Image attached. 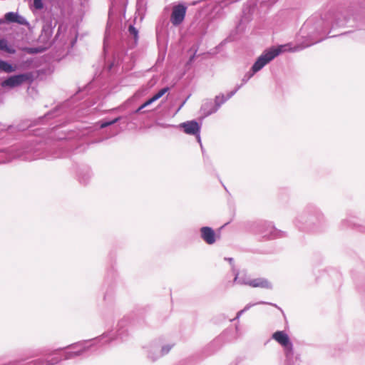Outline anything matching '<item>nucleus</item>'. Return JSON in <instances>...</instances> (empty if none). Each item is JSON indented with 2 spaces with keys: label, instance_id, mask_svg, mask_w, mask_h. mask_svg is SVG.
Segmentation results:
<instances>
[{
  "label": "nucleus",
  "instance_id": "1",
  "mask_svg": "<svg viewBox=\"0 0 365 365\" xmlns=\"http://www.w3.org/2000/svg\"><path fill=\"white\" fill-rule=\"evenodd\" d=\"M284 46H280L277 48H272L271 49L264 51L252 66V70L253 73H256L261 70L267 63L282 53L284 51Z\"/></svg>",
  "mask_w": 365,
  "mask_h": 365
},
{
  "label": "nucleus",
  "instance_id": "2",
  "mask_svg": "<svg viewBox=\"0 0 365 365\" xmlns=\"http://www.w3.org/2000/svg\"><path fill=\"white\" fill-rule=\"evenodd\" d=\"M33 75L31 73H22L9 77L2 82V86L16 87L21 85L24 82L31 81Z\"/></svg>",
  "mask_w": 365,
  "mask_h": 365
},
{
  "label": "nucleus",
  "instance_id": "3",
  "mask_svg": "<svg viewBox=\"0 0 365 365\" xmlns=\"http://www.w3.org/2000/svg\"><path fill=\"white\" fill-rule=\"evenodd\" d=\"M185 13L186 7L183 5L179 4L174 6L170 16L172 24L175 26L180 24L185 19Z\"/></svg>",
  "mask_w": 365,
  "mask_h": 365
},
{
  "label": "nucleus",
  "instance_id": "4",
  "mask_svg": "<svg viewBox=\"0 0 365 365\" xmlns=\"http://www.w3.org/2000/svg\"><path fill=\"white\" fill-rule=\"evenodd\" d=\"M185 133L187 135H198L200 130V125L195 120H188L180 124Z\"/></svg>",
  "mask_w": 365,
  "mask_h": 365
},
{
  "label": "nucleus",
  "instance_id": "5",
  "mask_svg": "<svg viewBox=\"0 0 365 365\" xmlns=\"http://www.w3.org/2000/svg\"><path fill=\"white\" fill-rule=\"evenodd\" d=\"M272 339L285 349L292 351V345L288 335L283 331H277L272 334Z\"/></svg>",
  "mask_w": 365,
  "mask_h": 365
},
{
  "label": "nucleus",
  "instance_id": "6",
  "mask_svg": "<svg viewBox=\"0 0 365 365\" xmlns=\"http://www.w3.org/2000/svg\"><path fill=\"white\" fill-rule=\"evenodd\" d=\"M243 283L253 288H272L271 283L267 279L264 278H256L253 279H248L247 281H245Z\"/></svg>",
  "mask_w": 365,
  "mask_h": 365
},
{
  "label": "nucleus",
  "instance_id": "7",
  "mask_svg": "<svg viewBox=\"0 0 365 365\" xmlns=\"http://www.w3.org/2000/svg\"><path fill=\"white\" fill-rule=\"evenodd\" d=\"M202 239L208 245H212L216 241L215 231L210 227H202L200 229Z\"/></svg>",
  "mask_w": 365,
  "mask_h": 365
},
{
  "label": "nucleus",
  "instance_id": "8",
  "mask_svg": "<svg viewBox=\"0 0 365 365\" xmlns=\"http://www.w3.org/2000/svg\"><path fill=\"white\" fill-rule=\"evenodd\" d=\"M168 88H164L160 90L157 93H155L152 98L146 101L144 103H143L135 111V113H139L142 109L145 108L146 106L150 105L152 103L160 98L164 94H165L168 91Z\"/></svg>",
  "mask_w": 365,
  "mask_h": 365
},
{
  "label": "nucleus",
  "instance_id": "9",
  "mask_svg": "<svg viewBox=\"0 0 365 365\" xmlns=\"http://www.w3.org/2000/svg\"><path fill=\"white\" fill-rule=\"evenodd\" d=\"M5 19L7 21L18 23L19 24H21V25H25L27 24L26 19L24 17H22V16L18 15L16 13H14V12H9V13L6 14Z\"/></svg>",
  "mask_w": 365,
  "mask_h": 365
},
{
  "label": "nucleus",
  "instance_id": "10",
  "mask_svg": "<svg viewBox=\"0 0 365 365\" xmlns=\"http://www.w3.org/2000/svg\"><path fill=\"white\" fill-rule=\"evenodd\" d=\"M225 97L223 96H216L215 100V106L211 110L205 112V114L206 115H208L216 112L218 108L220 106L221 104H222L225 102Z\"/></svg>",
  "mask_w": 365,
  "mask_h": 365
},
{
  "label": "nucleus",
  "instance_id": "11",
  "mask_svg": "<svg viewBox=\"0 0 365 365\" xmlns=\"http://www.w3.org/2000/svg\"><path fill=\"white\" fill-rule=\"evenodd\" d=\"M0 70L6 73H11L15 71V68L7 62L0 60Z\"/></svg>",
  "mask_w": 365,
  "mask_h": 365
},
{
  "label": "nucleus",
  "instance_id": "12",
  "mask_svg": "<svg viewBox=\"0 0 365 365\" xmlns=\"http://www.w3.org/2000/svg\"><path fill=\"white\" fill-rule=\"evenodd\" d=\"M60 361L59 359L53 358L51 361L48 360H39L34 361V365H54Z\"/></svg>",
  "mask_w": 365,
  "mask_h": 365
},
{
  "label": "nucleus",
  "instance_id": "13",
  "mask_svg": "<svg viewBox=\"0 0 365 365\" xmlns=\"http://www.w3.org/2000/svg\"><path fill=\"white\" fill-rule=\"evenodd\" d=\"M0 50L5 51L9 53H14L15 50L8 46L7 41L5 39L0 40Z\"/></svg>",
  "mask_w": 365,
  "mask_h": 365
},
{
  "label": "nucleus",
  "instance_id": "14",
  "mask_svg": "<svg viewBox=\"0 0 365 365\" xmlns=\"http://www.w3.org/2000/svg\"><path fill=\"white\" fill-rule=\"evenodd\" d=\"M128 31L130 34L134 37L135 40H137L138 37V30L133 26L130 25L128 28Z\"/></svg>",
  "mask_w": 365,
  "mask_h": 365
},
{
  "label": "nucleus",
  "instance_id": "15",
  "mask_svg": "<svg viewBox=\"0 0 365 365\" xmlns=\"http://www.w3.org/2000/svg\"><path fill=\"white\" fill-rule=\"evenodd\" d=\"M34 6L37 9H41L43 7L41 0H34Z\"/></svg>",
  "mask_w": 365,
  "mask_h": 365
},
{
  "label": "nucleus",
  "instance_id": "16",
  "mask_svg": "<svg viewBox=\"0 0 365 365\" xmlns=\"http://www.w3.org/2000/svg\"><path fill=\"white\" fill-rule=\"evenodd\" d=\"M118 120V118H115L114 120H113L111 121L103 123L101 124V128H106V127H107L108 125H110L116 123Z\"/></svg>",
  "mask_w": 365,
  "mask_h": 365
},
{
  "label": "nucleus",
  "instance_id": "17",
  "mask_svg": "<svg viewBox=\"0 0 365 365\" xmlns=\"http://www.w3.org/2000/svg\"><path fill=\"white\" fill-rule=\"evenodd\" d=\"M29 53H36L39 51L37 48H27L25 49Z\"/></svg>",
  "mask_w": 365,
  "mask_h": 365
},
{
  "label": "nucleus",
  "instance_id": "18",
  "mask_svg": "<svg viewBox=\"0 0 365 365\" xmlns=\"http://www.w3.org/2000/svg\"><path fill=\"white\" fill-rule=\"evenodd\" d=\"M211 106H212V103L207 101L203 104L202 109L205 111L209 107H211Z\"/></svg>",
  "mask_w": 365,
  "mask_h": 365
}]
</instances>
